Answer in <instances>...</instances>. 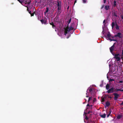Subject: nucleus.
<instances>
[{"label": "nucleus", "instance_id": "29", "mask_svg": "<svg viewBox=\"0 0 123 123\" xmlns=\"http://www.w3.org/2000/svg\"><path fill=\"white\" fill-rule=\"evenodd\" d=\"M89 91L90 92L92 93L93 91V89L92 88H90L89 89Z\"/></svg>", "mask_w": 123, "mask_h": 123}, {"label": "nucleus", "instance_id": "2", "mask_svg": "<svg viewBox=\"0 0 123 123\" xmlns=\"http://www.w3.org/2000/svg\"><path fill=\"white\" fill-rule=\"evenodd\" d=\"M117 69L118 70V66L117 65H115L113 66L111 69H110V73L115 74L116 73V70Z\"/></svg>", "mask_w": 123, "mask_h": 123}, {"label": "nucleus", "instance_id": "32", "mask_svg": "<svg viewBox=\"0 0 123 123\" xmlns=\"http://www.w3.org/2000/svg\"><path fill=\"white\" fill-rule=\"evenodd\" d=\"M88 123H95L94 121H89L88 122Z\"/></svg>", "mask_w": 123, "mask_h": 123}, {"label": "nucleus", "instance_id": "3", "mask_svg": "<svg viewBox=\"0 0 123 123\" xmlns=\"http://www.w3.org/2000/svg\"><path fill=\"white\" fill-rule=\"evenodd\" d=\"M102 33L103 34H104L105 36L106 37H108L109 38H110L109 37H111L112 38H113V37L111 36V34L109 31H102Z\"/></svg>", "mask_w": 123, "mask_h": 123}, {"label": "nucleus", "instance_id": "41", "mask_svg": "<svg viewBox=\"0 0 123 123\" xmlns=\"http://www.w3.org/2000/svg\"><path fill=\"white\" fill-rule=\"evenodd\" d=\"M26 7L27 8V11H29V8H28V6H26Z\"/></svg>", "mask_w": 123, "mask_h": 123}, {"label": "nucleus", "instance_id": "36", "mask_svg": "<svg viewBox=\"0 0 123 123\" xmlns=\"http://www.w3.org/2000/svg\"><path fill=\"white\" fill-rule=\"evenodd\" d=\"M112 54V55H114L115 56V55L116 54H115L114 52H113V51H112V52H111Z\"/></svg>", "mask_w": 123, "mask_h": 123}, {"label": "nucleus", "instance_id": "30", "mask_svg": "<svg viewBox=\"0 0 123 123\" xmlns=\"http://www.w3.org/2000/svg\"><path fill=\"white\" fill-rule=\"evenodd\" d=\"M34 14H35V15H36L35 12H34L33 13H31V16H33Z\"/></svg>", "mask_w": 123, "mask_h": 123}, {"label": "nucleus", "instance_id": "6", "mask_svg": "<svg viewBox=\"0 0 123 123\" xmlns=\"http://www.w3.org/2000/svg\"><path fill=\"white\" fill-rule=\"evenodd\" d=\"M70 31H59V32L58 34L60 36H62L61 33H64V35H65L66 36L67 35L68 36V35H69V33Z\"/></svg>", "mask_w": 123, "mask_h": 123}, {"label": "nucleus", "instance_id": "63", "mask_svg": "<svg viewBox=\"0 0 123 123\" xmlns=\"http://www.w3.org/2000/svg\"><path fill=\"white\" fill-rule=\"evenodd\" d=\"M122 109H123V107L122 108Z\"/></svg>", "mask_w": 123, "mask_h": 123}, {"label": "nucleus", "instance_id": "19", "mask_svg": "<svg viewBox=\"0 0 123 123\" xmlns=\"http://www.w3.org/2000/svg\"><path fill=\"white\" fill-rule=\"evenodd\" d=\"M123 116L122 115H118L117 116V118L119 119L123 117Z\"/></svg>", "mask_w": 123, "mask_h": 123}, {"label": "nucleus", "instance_id": "38", "mask_svg": "<svg viewBox=\"0 0 123 123\" xmlns=\"http://www.w3.org/2000/svg\"><path fill=\"white\" fill-rule=\"evenodd\" d=\"M104 6H105V5H103L102 6V7H101V9H103L104 8Z\"/></svg>", "mask_w": 123, "mask_h": 123}, {"label": "nucleus", "instance_id": "57", "mask_svg": "<svg viewBox=\"0 0 123 123\" xmlns=\"http://www.w3.org/2000/svg\"><path fill=\"white\" fill-rule=\"evenodd\" d=\"M88 89L87 90V91L88 90ZM86 95H87V92L86 93Z\"/></svg>", "mask_w": 123, "mask_h": 123}, {"label": "nucleus", "instance_id": "7", "mask_svg": "<svg viewBox=\"0 0 123 123\" xmlns=\"http://www.w3.org/2000/svg\"><path fill=\"white\" fill-rule=\"evenodd\" d=\"M113 95L114 96V99L115 100H117L120 97L119 95L116 93H114Z\"/></svg>", "mask_w": 123, "mask_h": 123}, {"label": "nucleus", "instance_id": "8", "mask_svg": "<svg viewBox=\"0 0 123 123\" xmlns=\"http://www.w3.org/2000/svg\"><path fill=\"white\" fill-rule=\"evenodd\" d=\"M115 89V88L112 87L109 89V90H108L107 91V92L108 93H113L114 92V89Z\"/></svg>", "mask_w": 123, "mask_h": 123}, {"label": "nucleus", "instance_id": "48", "mask_svg": "<svg viewBox=\"0 0 123 123\" xmlns=\"http://www.w3.org/2000/svg\"><path fill=\"white\" fill-rule=\"evenodd\" d=\"M76 2H77V0H75V1L74 2V5L76 3Z\"/></svg>", "mask_w": 123, "mask_h": 123}, {"label": "nucleus", "instance_id": "58", "mask_svg": "<svg viewBox=\"0 0 123 123\" xmlns=\"http://www.w3.org/2000/svg\"><path fill=\"white\" fill-rule=\"evenodd\" d=\"M86 97H87V98H88V95H87L86 96Z\"/></svg>", "mask_w": 123, "mask_h": 123}, {"label": "nucleus", "instance_id": "1", "mask_svg": "<svg viewBox=\"0 0 123 123\" xmlns=\"http://www.w3.org/2000/svg\"><path fill=\"white\" fill-rule=\"evenodd\" d=\"M75 25L74 23L72 24L71 26L68 27V26L64 28L65 30L64 31H70L71 30H74V31L76 29V26H75Z\"/></svg>", "mask_w": 123, "mask_h": 123}, {"label": "nucleus", "instance_id": "28", "mask_svg": "<svg viewBox=\"0 0 123 123\" xmlns=\"http://www.w3.org/2000/svg\"><path fill=\"white\" fill-rule=\"evenodd\" d=\"M92 97H89V99L88 100V102H89L90 101L92 100Z\"/></svg>", "mask_w": 123, "mask_h": 123}, {"label": "nucleus", "instance_id": "44", "mask_svg": "<svg viewBox=\"0 0 123 123\" xmlns=\"http://www.w3.org/2000/svg\"><path fill=\"white\" fill-rule=\"evenodd\" d=\"M92 111H89L88 112V114H90L91 113H92Z\"/></svg>", "mask_w": 123, "mask_h": 123}, {"label": "nucleus", "instance_id": "46", "mask_svg": "<svg viewBox=\"0 0 123 123\" xmlns=\"http://www.w3.org/2000/svg\"><path fill=\"white\" fill-rule=\"evenodd\" d=\"M29 13L30 14L31 13V11H29Z\"/></svg>", "mask_w": 123, "mask_h": 123}, {"label": "nucleus", "instance_id": "14", "mask_svg": "<svg viewBox=\"0 0 123 123\" xmlns=\"http://www.w3.org/2000/svg\"><path fill=\"white\" fill-rule=\"evenodd\" d=\"M54 20L57 23H59V16H58V17L57 16H56Z\"/></svg>", "mask_w": 123, "mask_h": 123}, {"label": "nucleus", "instance_id": "26", "mask_svg": "<svg viewBox=\"0 0 123 123\" xmlns=\"http://www.w3.org/2000/svg\"><path fill=\"white\" fill-rule=\"evenodd\" d=\"M113 15L114 16L117 17V13L115 12H114L113 13Z\"/></svg>", "mask_w": 123, "mask_h": 123}, {"label": "nucleus", "instance_id": "23", "mask_svg": "<svg viewBox=\"0 0 123 123\" xmlns=\"http://www.w3.org/2000/svg\"><path fill=\"white\" fill-rule=\"evenodd\" d=\"M118 91H121V90L118 89L117 88H116L115 89H114V92H117Z\"/></svg>", "mask_w": 123, "mask_h": 123}, {"label": "nucleus", "instance_id": "40", "mask_svg": "<svg viewBox=\"0 0 123 123\" xmlns=\"http://www.w3.org/2000/svg\"><path fill=\"white\" fill-rule=\"evenodd\" d=\"M41 18V16H38V19L39 20H40V18Z\"/></svg>", "mask_w": 123, "mask_h": 123}, {"label": "nucleus", "instance_id": "18", "mask_svg": "<svg viewBox=\"0 0 123 123\" xmlns=\"http://www.w3.org/2000/svg\"><path fill=\"white\" fill-rule=\"evenodd\" d=\"M109 5H106L105 7V9L106 10H108L109 9Z\"/></svg>", "mask_w": 123, "mask_h": 123}, {"label": "nucleus", "instance_id": "42", "mask_svg": "<svg viewBox=\"0 0 123 123\" xmlns=\"http://www.w3.org/2000/svg\"><path fill=\"white\" fill-rule=\"evenodd\" d=\"M85 119L86 120H88V117L87 116H86V117H85Z\"/></svg>", "mask_w": 123, "mask_h": 123}, {"label": "nucleus", "instance_id": "60", "mask_svg": "<svg viewBox=\"0 0 123 123\" xmlns=\"http://www.w3.org/2000/svg\"><path fill=\"white\" fill-rule=\"evenodd\" d=\"M69 8V6H68V8H67L68 9Z\"/></svg>", "mask_w": 123, "mask_h": 123}, {"label": "nucleus", "instance_id": "25", "mask_svg": "<svg viewBox=\"0 0 123 123\" xmlns=\"http://www.w3.org/2000/svg\"><path fill=\"white\" fill-rule=\"evenodd\" d=\"M107 21V20L105 19L103 21V24H104V26H105V25L106 24V23H105V22H106Z\"/></svg>", "mask_w": 123, "mask_h": 123}, {"label": "nucleus", "instance_id": "4", "mask_svg": "<svg viewBox=\"0 0 123 123\" xmlns=\"http://www.w3.org/2000/svg\"><path fill=\"white\" fill-rule=\"evenodd\" d=\"M111 26L112 29L113 30L114 28H115L117 30H119V26L117 25L116 22L115 23L114 22H112Z\"/></svg>", "mask_w": 123, "mask_h": 123}, {"label": "nucleus", "instance_id": "51", "mask_svg": "<svg viewBox=\"0 0 123 123\" xmlns=\"http://www.w3.org/2000/svg\"><path fill=\"white\" fill-rule=\"evenodd\" d=\"M120 105H123V101L122 102V103L120 104Z\"/></svg>", "mask_w": 123, "mask_h": 123}, {"label": "nucleus", "instance_id": "59", "mask_svg": "<svg viewBox=\"0 0 123 123\" xmlns=\"http://www.w3.org/2000/svg\"><path fill=\"white\" fill-rule=\"evenodd\" d=\"M103 31H104V28H103Z\"/></svg>", "mask_w": 123, "mask_h": 123}, {"label": "nucleus", "instance_id": "33", "mask_svg": "<svg viewBox=\"0 0 123 123\" xmlns=\"http://www.w3.org/2000/svg\"><path fill=\"white\" fill-rule=\"evenodd\" d=\"M110 40L111 41H115L117 42V40H116V39H111L110 38Z\"/></svg>", "mask_w": 123, "mask_h": 123}, {"label": "nucleus", "instance_id": "35", "mask_svg": "<svg viewBox=\"0 0 123 123\" xmlns=\"http://www.w3.org/2000/svg\"><path fill=\"white\" fill-rule=\"evenodd\" d=\"M115 80L113 79H110L109 80V81L110 82L112 81H114Z\"/></svg>", "mask_w": 123, "mask_h": 123}, {"label": "nucleus", "instance_id": "56", "mask_svg": "<svg viewBox=\"0 0 123 123\" xmlns=\"http://www.w3.org/2000/svg\"><path fill=\"white\" fill-rule=\"evenodd\" d=\"M121 18L123 20V16H121Z\"/></svg>", "mask_w": 123, "mask_h": 123}, {"label": "nucleus", "instance_id": "9", "mask_svg": "<svg viewBox=\"0 0 123 123\" xmlns=\"http://www.w3.org/2000/svg\"><path fill=\"white\" fill-rule=\"evenodd\" d=\"M119 54H116L114 56V58L116 59L117 61H119L120 60V58L119 56Z\"/></svg>", "mask_w": 123, "mask_h": 123}, {"label": "nucleus", "instance_id": "49", "mask_svg": "<svg viewBox=\"0 0 123 123\" xmlns=\"http://www.w3.org/2000/svg\"><path fill=\"white\" fill-rule=\"evenodd\" d=\"M96 100V99L95 98H94V99L93 100V101L94 102Z\"/></svg>", "mask_w": 123, "mask_h": 123}, {"label": "nucleus", "instance_id": "10", "mask_svg": "<svg viewBox=\"0 0 123 123\" xmlns=\"http://www.w3.org/2000/svg\"><path fill=\"white\" fill-rule=\"evenodd\" d=\"M40 21H41V23L42 24H44L45 25L47 24V19H42L40 20Z\"/></svg>", "mask_w": 123, "mask_h": 123}, {"label": "nucleus", "instance_id": "31", "mask_svg": "<svg viewBox=\"0 0 123 123\" xmlns=\"http://www.w3.org/2000/svg\"><path fill=\"white\" fill-rule=\"evenodd\" d=\"M71 18H70L69 20L67 21V22L68 23V24H69L71 22Z\"/></svg>", "mask_w": 123, "mask_h": 123}, {"label": "nucleus", "instance_id": "52", "mask_svg": "<svg viewBox=\"0 0 123 123\" xmlns=\"http://www.w3.org/2000/svg\"><path fill=\"white\" fill-rule=\"evenodd\" d=\"M102 101H105V99H104V98H103L102 99Z\"/></svg>", "mask_w": 123, "mask_h": 123}, {"label": "nucleus", "instance_id": "21", "mask_svg": "<svg viewBox=\"0 0 123 123\" xmlns=\"http://www.w3.org/2000/svg\"><path fill=\"white\" fill-rule=\"evenodd\" d=\"M106 114L105 113L103 115H100V116L102 118H105L106 117Z\"/></svg>", "mask_w": 123, "mask_h": 123}, {"label": "nucleus", "instance_id": "45", "mask_svg": "<svg viewBox=\"0 0 123 123\" xmlns=\"http://www.w3.org/2000/svg\"><path fill=\"white\" fill-rule=\"evenodd\" d=\"M119 83H123V81H120L119 82Z\"/></svg>", "mask_w": 123, "mask_h": 123}, {"label": "nucleus", "instance_id": "62", "mask_svg": "<svg viewBox=\"0 0 123 123\" xmlns=\"http://www.w3.org/2000/svg\"><path fill=\"white\" fill-rule=\"evenodd\" d=\"M110 65H109V66H110Z\"/></svg>", "mask_w": 123, "mask_h": 123}, {"label": "nucleus", "instance_id": "43", "mask_svg": "<svg viewBox=\"0 0 123 123\" xmlns=\"http://www.w3.org/2000/svg\"><path fill=\"white\" fill-rule=\"evenodd\" d=\"M87 106H90V105H89V104H88L87 105ZM90 106L92 107V105H90Z\"/></svg>", "mask_w": 123, "mask_h": 123}, {"label": "nucleus", "instance_id": "20", "mask_svg": "<svg viewBox=\"0 0 123 123\" xmlns=\"http://www.w3.org/2000/svg\"><path fill=\"white\" fill-rule=\"evenodd\" d=\"M110 88V85L108 84H107L106 86V88L107 90H109Z\"/></svg>", "mask_w": 123, "mask_h": 123}, {"label": "nucleus", "instance_id": "22", "mask_svg": "<svg viewBox=\"0 0 123 123\" xmlns=\"http://www.w3.org/2000/svg\"><path fill=\"white\" fill-rule=\"evenodd\" d=\"M106 105L107 107H108L110 105V103L108 101H107L106 103Z\"/></svg>", "mask_w": 123, "mask_h": 123}, {"label": "nucleus", "instance_id": "15", "mask_svg": "<svg viewBox=\"0 0 123 123\" xmlns=\"http://www.w3.org/2000/svg\"><path fill=\"white\" fill-rule=\"evenodd\" d=\"M63 21L62 22V20L60 21V22L59 21V22L58 23L60 24L59 28H62L63 25Z\"/></svg>", "mask_w": 123, "mask_h": 123}, {"label": "nucleus", "instance_id": "13", "mask_svg": "<svg viewBox=\"0 0 123 123\" xmlns=\"http://www.w3.org/2000/svg\"><path fill=\"white\" fill-rule=\"evenodd\" d=\"M121 35V34L120 32H119L117 34L115 35L114 36V37H118L119 38H121L122 37Z\"/></svg>", "mask_w": 123, "mask_h": 123}, {"label": "nucleus", "instance_id": "16", "mask_svg": "<svg viewBox=\"0 0 123 123\" xmlns=\"http://www.w3.org/2000/svg\"><path fill=\"white\" fill-rule=\"evenodd\" d=\"M49 24L52 26V27L53 28H56L55 26L54 25V23L53 22H49Z\"/></svg>", "mask_w": 123, "mask_h": 123}, {"label": "nucleus", "instance_id": "5", "mask_svg": "<svg viewBox=\"0 0 123 123\" xmlns=\"http://www.w3.org/2000/svg\"><path fill=\"white\" fill-rule=\"evenodd\" d=\"M118 44H117V43H114L113 45L110 48V50L111 52H112V51H113L114 50V47L115 49H116V50H117V49L116 48L117 47H118Z\"/></svg>", "mask_w": 123, "mask_h": 123}, {"label": "nucleus", "instance_id": "17", "mask_svg": "<svg viewBox=\"0 0 123 123\" xmlns=\"http://www.w3.org/2000/svg\"><path fill=\"white\" fill-rule=\"evenodd\" d=\"M46 10L44 12V14H45L47 13H48V12L49 11V7H47L46 8Z\"/></svg>", "mask_w": 123, "mask_h": 123}, {"label": "nucleus", "instance_id": "55", "mask_svg": "<svg viewBox=\"0 0 123 123\" xmlns=\"http://www.w3.org/2000/svg\"><path fill=\"white\" fill-rule=\"evenodd\" d=\"M108 98H112V97L111 96H109L108 97Z\"/></svg>", "mask_w": 123, "mask_h": 123}, {"label": "nucleus", "instance_id": "61", "mask_svg": "<svg viewBox=\"0 0 123 123\" xmlns=\"http://www.w3.org/2000/svg\"><path fill=\"white\" fill-rule=\"evenodd\" d=\"M121 91H122V92H123V90H121Z\"/></svg>", "mask_w": 123, "mask_h": 123}, {"label": "nucleus", "instance_id": "12", "mask_svg": "<svg viewBox=\"0 0 123 123\" xmlns=\"http://www.w3.org/2000/svg\"><path fill=\"white\" fill-rule=\"evenodd\" d=\"M57 7H58L57 9H61V2L60 1V2L57 1Z\"/></svg>", "mask_w": 123, "mask_h": 123}, {"label": "nucleus", "instance_id": "47", "mask_svg": "<svg viewBox=\"0 0 123 123\" xmlns=\"http://www.w3.org/2000/svg\"><path fill=\"white\" fill-rule=\"evenodd\" d=\"M106 0H104V3H106Z\"/></svg>", "mask_w": 123, "mask_h": 123}, {"label": "nucleus", "instance_id": "24", "mask_svg": "<svg viewBox=\"0 0 123 123\" xmlns=\"http://www.w3.org/2000/svg\"><path fill=\"white\" fill-rule=\"evenodd\" d=\"M22 5H23V0H17Z\"/></svg>", "mask_w": 123, "mask_h": 123}, {"label": "nucleus", "instance_id": "27", "mask_svg": "<svg viewBox=\"0 0 123 123\" xmlns=\"http://www.w3.org/2000/svg\"><path fill=\"white\" fill-rule=\"evenodd\" d=\"M111 110H110L109 111V114H108V115H107V117H109V116L110 114L111 113Z\"/></svg>", "mask_w": 123, "mask_h": 123}, {"label": "nucleus", "instance_id": "11", "mask_svg": "<svg viewBox=\"0 0 123 123\" xmlns=\"http://www.w3.org/2000/svg\"><path fill=\"white\" fill-rule=\"evenodd\" d=\"M62 11L61 10V9H57V16H59L61 14V13L62 12Z\"/></svg>", "mask_w": 123, "mask_h": 123}, {"label": "nucleus", "instance_id": "54", "mask_svg": "<svg viewBox=\"0 0 123 123\" xmlns=\"http://www.w3.org/2000/svg\"><path fill=\"white\" fill-rule=\"evenodd\" d=\"M23 5V6H25V7H26V6H28V5H27V4H26V5H25H25Z\"/></svg>", "mask_w": 123, "mask_h": 123}, {"label": "nucleus", "instance_id": "34", "mask_svg": "<svg viewBox=\"0 0 123 123\" xmlns=\"http://www.w3.org/2000/svg\"><path fill=\"white\" fill-rule=\"evenodd\" d=\"M23 1L24 2H25V5H26V4H27V1L26 0H24Z\"/></svg>", "mask_w": 123, "mask_h": 123}, {"label": "nucleus", "instance_id": "50", "mask_svg": "<svg viewBox=\"0 0 123 123\" xmlns=\"http://www.w3.org/2000/svg\"><path fill=\"white\" fill-rule=\"evenodd\" d=\"M116 6V4H114V7Z\"/></svg>", "mask_w": 123, "mask_h": 123}, {"label": "nucleus", "instance_id": "37", "mask_svg": "<svg viewBox=\"0 0 123 123\" xmlns=\"http://www.w3.org/2000/svg\"><path fill=\"white\" fill-rule=\"evenodd\" d=\"M83 3H85L86 1V0H83Z\"/></svg>", "mask_w": 123, "mask_h": 123}, {"label": "nucleus", "instance_id": "53", "mask_svg": "<svg viewBox=\"0 0 123 123\" xmlns=\"http://www.w3.org/2000/svg\"><path fill=\"white\" fill-rule=\"evenodd\" d=\"M116 1L115 0H114V4H116Z\"/></svg>", "mask_w": 123, "mask_h": 123}, {"label": "nucleus", "instance_id": "39", "mask_svg": "<svg viewBox=\"0 0 123 123\" xmlns=\"http://www.w3.org/2000/svg\"><path fill=\"white\" fill-rule=\"evenodd\" d=\"M30 0L28 2H27V4H28V5L31 2V1L30 0Z\"/></svg>", "mask_w": 123, "mask_h": 123}]
</instances>
